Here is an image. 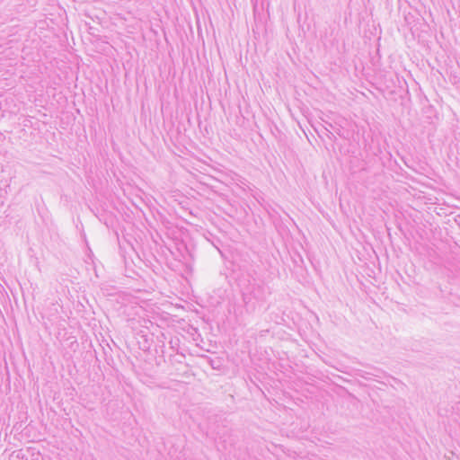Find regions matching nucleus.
<instances>
[{
	"label": "nucleus",
	"mask_w": 460,
	"mask_h": 460,
	"mask_svg": "<svg viewBox=\"0 0 460 460\" xmlns=\"http://www.w3.org/2000/svg\"><path fill=\"white\" fill-rule=\"evenodd\" d=\"M242 298L243 305L242 306L235 307L234 310V314L236 318H243L245 314H253L257 308L263 304V302L255 299L244 292H243Z\"/></svg>",
	"instance_id": "nucleus-1"
},
{
	"label": "nucleus",
	"mask_w": 460,
	"mask_h": 460,
	"mask_svg": "<svg viewBox=\"0 0 460 460\" xmlns=\"http://www.w3.org/2000/svg\"><path fill=\"white\" fill-rule=\"evenodd\" d=\"M257 300L264 302L266 299V288L262 281L252 279L243 291Z\"/></svg>",
	"instance_id": "nucleus-2"
}]
</instances>
